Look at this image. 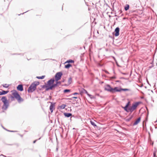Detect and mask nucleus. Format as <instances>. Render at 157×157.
Instances as JSON below:
<instances>
[{
    "label": "nucleus",
    "mask_w": 157,
    "mask_h": 157,
    "mask_svg": "<svg viewBox=\"0 0 157 157\" xmlns=\"http://www.w3.org/2000/svg\"><path fill=\"white\" fill-rule=\"evenodd\" d=\"M141 120V117H139L134 122L133 124V125H135L137 124L140 122Z\"/></svg>",
    "instance_id": "nucleus-11"
},
{
    "label": "nucleus",
    "mask_w": 157,
    "mask_h": 157,
    "mask_svg": "<svg viewBox=\"0 0 157 157\" xmlns=\"http://www.w3.org/2000/svg\"><path fill=\"white\" fill-rule=\"evenodd\" d=\"M73 98H74L76 99V98H77V97H73Z\"/></svg>",
    "instance_id": "nucleus-36"
},
{
    "label": "nucleus",
    "mask_w": 157,
    "mask_h": 157,
    "mask_svg": "<svg viewBox=\"0 0 157 157\" xmlns=\"http://www.w3.org/2000/svg\"><path fill=\"white\" fill-rule=\"evenodd\" d=\"M129 102H128L126 105L125 106L123 107V108L124 109V110L128 112H130V110H129V108H128L129 105Z\"/></svg>",
    "instance_id": "nucleus-9"
},
{
    "label": "nucleus",
    "mask_w": 157,
    "mask_h": 157,
    "mask_svg": "<svg viewBox=\"0 0 157 157\" xmlns=\"http://www.w3.org/2000/svg\"><path fill=\"white\" fill-rule=\"evenodd\" d=\"M119 30L120 29L119 27H117L115 29L114 31L115 32L114 35L116 36H118L119 35Z\"/></svg>",
    "instance_id": "nucleus-7"
},
{
    "label": "nucleus",
    "mask_w": 157,
    "mask_h": 157,
    "mask_svg": "<svg viewBox=\"0 0 157 157\" xmlns=\"http://www.w3.org/2000/svg\"><path fill=\"white\" fill-rule=\"evenodd\" d=\"M71 64L68 63V64L65 65V67L66 68H68L70 67H71Z\"/></svg>",
    "instance_id": "nucleus-21"
},
{
    "label": "nucleus",
    "mask_w": 157,
    "mask_h": 157,
    "mask_svg": "<svg viewBox=\"0 0 157 157\" xmlns=\"http://www.w3.org/2000/svg\"><path fill=\"white\" fill-rule=\"evenodd\" d=\"M46 87H47V88L46 89V90H49L50 89V86L49 87H48V86H46Z\"/></svg>",
    "instance_id": "nucleus-28"
},
{
    "label": "nucleus",
    "mask_w": 157,
    "mask_h": 157,
    "mask_svg": "<svg viewBox=\"0 0 157 157\" xmlns=\"http://www.w3.org/2000/svg\"><path fill=\"white\" fill-rule=\"evenodd\" d=\"M33 84H34L36 87L37 85L39 84V82H35L33 83Z\"/></svg>",
    "instance_id": "nucleus-25"
},
{
    "label": "nucleus",
    "mask_w": 157,
    "mask_h": 157,
    "mask_svg": "<svg viewBox=\"0 0 157 157\" xmlns=\"http://www.w3.org/2000/svg\"><path fill=\"white\" fill-rule=\"evenodd\" d=\"M62 75V73L61 72H59L57 73L55 76V80L56 81H58L61 78Z\"/></svg>",
    "instance_id": "nucleus-6"
},
{
    "label": "nucleus",
    "mask_w": 157,
    "mask_h": 157,
    "mask_svg": "<svg viewBox=\"0 0 157 157\" xmlns=\"http://www.w3.org/2000/svg\"><path fill=\"white\" fill-rule=\"evenodd\" d=\"M154 156H155V153H154Z\"/></svg>",
    "instance_id": "nucleus-37"
},
{
    "label": "nucleus",
    "mask_w": 157,
    "mask_h": 157,
    "mask_svg": "<svg viewBox=\"0 0 157 157\" xmlns=\"http://www.w3.org/2000/svg\"><path fill=\"white\" fill-rule=\"evenodd\" d=\"M90 97L91 99H92L94 98V97L92 95V96H90Z\"/></svg>",
    "instance_id": "nucleus-31"
},
{
    "label": "nucleus",
    "mask_w": 157,
    "mask_h": 157,
    "mask_svg": "<svg viewBox=\"0 0 157 157\" xmlns=\"http://www.w3.org/2000/svg\"><path fill=\"white\" fill-rule=\"evenodd\" d=\"M64 115L66 117H69L72 115V114L70 113H64Z\"/></svg>",
    "instance_id": "nucleus-15"
},
{
    "label": "nucleus",
    "mask_w": 157,
    "mask_h": 157,
    "mask_svg": "<svg viewBox=\"0 0 157 157\" xmlns=\"http://www.w3.org/2000/svg\"><path fill=\"white\" fill-rule=\"evenodd\" d=\"M55 106V104H53L52 103H51V104L50 106V109L51 111V112L52 113V112L53 109H54Z\"/></svg>",
    "instance_id": "nucleus-13"
},
{
    "label": "nucleus",
    "mask_w": 157,
    "mask_h": 157,
    "mask_svg": "<svg viewBox=\"0 0 157 157\" xmlns=\"http://www.w3.org/2000/svg\"><path fill=\"white\" fill-rule=\"evenodd\" d=\"M85 92V93H86V94H88V92H87V91H86V90H84Z\"/></svg>",
    "instance_id": "nucleus-35"
},
{
    "label": "nucleus",
    "mask_w": 157,
    "mask_h": 157,
    "mask_svg": "<svg viewBox=\"0 0 157 157\" xmlns=\"http://www.w3.org/2000/svg\"><path fill=\"white\" fill-rule=\"evenodd\" d=\"M36 88V85L32 83L29 88L28 91L29 93L32 92L35 90Z\"/></svg>",
    "instance_id": "nucleus-5"
},
{
    "label": "nucleus",
    "mask_w": 157,
    "mask_h": 157,
    "mask_svg": "<svg viewBox=\"0 0 157 157\" xmlns=\"http://www.w3.org/2000/svg\"><path fill=\"white\" fill-rule=\"evenodd\" d=\"M78 94L77 93H74L73 94V95H76V94Z\"/></svg>",
    "instance_id": "nucleus-32"
},
{
    "label": "nucleus",
    "mask_w": 157,
    "mask_h": 157,
    "mask_svg": "<svg viewBox=\"0 0 157 157\" xmlns=\"http://www.w3.org/2000/svg\"><path fill=\"white\" fill-rule=\"evenodd\" d=\"M129 89H123V88H120V89H118V88H117L116 92H120L121 91H129Z\"/></svg>",
    "instance_id": "nucleus-12"
},
{
    "label": "nucleus",
    "mask_w": 157,
    "mask_h": 157,
    "mask_svg": "<svg viewBox=\"0 0 157 157\" xmlns=\"http://www.w3.org/2000/svg\"><path fill=\"white\" fill-rule=\"evenodd\" d=\"M90 97L91 99H92L94 98V97L92 95V96H90Z\"/></svg>",
    "instance_id": "nucleus-30"
},
{
    "label": "nucleus",
    "mask_w": 157,
    "mask_h": 157,
    "mask_svg": "<svg viewBox=\"0 0 157 157\" xmlns=\"http://www.w3.org/2000/svg\"><path fill=\"white\" fill-rule=\"evenodd\" d=\"M66 106V105L63 104L59 106V108L60 109H64Z\"/></svg>",
    "instance_id": "nucleus-20"
},
{
    "label": "nucleus",
    "mask_w": 157,
    "mask_h": 157,
    "mask_svg": "<svg viewBox=\"0 0 157 157\" xmlns=\"http://www.w3.org/2000/svg\"><path fill=\"white\" fill-rule=\"evenodd\" d=\"M117 88V87H116L114 88H113L111 87L109 85H106L105 87V89L106 90L109 91L112 93H114L116 92V90Z\"/></svg>",
    "instance_id": "nucleus-3"
},
{
    "label": "nucleus",
    "mask_w": 157,
    "mask_h": 157,
    "mask_svg": "<svg viewBox=\"0 0 157 157\" xmlns=\"http://www.w3.org/2000/svg\"><path fill=\"white\" fill-rule=\"evenodd\" d=\"M90 123L91 124L93 125V126H96V125L95 124L93 121H90Z\"/></svg>",
    "instance_id": "nucleus-24"
},
{
    "label": "nucleus",
    "mask_w": 157,
    "mask_h": 157,
    "mask_svg": "<svg viewBox=\"0 0 157 157\" xmlns=\"http://www.w3.org/2000/svg\"><path fill=\"white\" fill-rule=\"evenodd\" d=\"M55 80L54 79H51L50 80H49L47 82V85L49 86L52 85V84L54 82Z\"/></svg>",
    "instance_id": "nucleus-8"
},
{
    "label": "nucleus",
    "mask_w": 157,
    "mask_h": 157,
    "mask_svg": "<svg viewBox=\"0 0 157 157\" xmlns=\"http://www.w3.org/2000/svg\"><path fill=\"white\" fill-rule=\"evenodd\" d=\"M57 86V83L52 84L50 86V90H52L53 88L56 87Z\"/></svg>",
    "instance_id": "nucleus-16"
},
{
    "label": "nucleus",
    "mask_w": 157,
    "mask_h": 157,
    "mask_svg": "<svg viewBox=\"0 0 157 157\" xmlns=\"http://www.w3.org/2000/svg\"><path fill=\"white\" fill-rule=\"evenodd\" d=\"M45 77V76L43 75L41 76L37 77L36 78L38 79H42L44 78Z\"/></svg>",
    "instance_id": "nucleus-22"
},
{
    "label": "nucleus",
    "mask_w": 157,
    "mask_h": 157,
    "mask_svg": "<svg viewBox=\"0 0 157 157\" xmlns=\"http://www.w3.org/2000/svg\"><path fill=\"white\" fill-rule=\"evenodd\" d=\"M139 104V102H136L133 104L131 106L129 107V110L130 112L132 113L133 111L136 108Z\"/></svg>",
    "instance_id": "nucleus-4"
},
{
    "label": "nucleus",
    "mask_w": 157,
    "mask_h": 157,
    "mask_svg": "<svg viewBox=\"0 0 157 157\" xmlns=\"http://www.w3.org/2000/svg\"><path fill=\"white\" fill-rule=\"evenodd\" d=\"M70 90L69 89H65L64 90L63 92L64 93H66L68 92H70Z\"/></svg>",
    "instance_id": "nucleus-26"
},
{
    "label": "nucleus",
    "mask_w": 157,
    "mask_h": 157,
    "mask_svg": "<svg viewBox=\"0 0 157 157\" xmlns=\"http://www.w3.org/2000/svg\"><path fill=\"white\" fill-rule=\"evenodd\" d=\"M10 131L11 132H14L13 131Z\"/></svg>",
    "instance_id": "nucleus-38"
},
{
    "label": "nucleus",
    "mask_w": 157,
    "mask_h": 157,
    "mask_svg": "<svg viewBox=\"0 0 157 157\" xmlns=\"http://www.w3.org/2000/svg\"><path fill=\"white\" fill-rule=\"evenodd\" d=\"M129 5L128 4H126L124 7V10L125 11H127L129 8Z\"/></svg>",
    "instance_id": "nucleus-18"
},
{
    "label": "nucleus",
    "mask_w": 157,
    "mask_h": 157,
    "mask_svg": "<svg viewBox=\"0 0 157 157\" xmlns=\"http://www.w3.org/2000/svg\"><path fill=\"white\" fill-rule=\"evenodd\" d=\"M87 94L89 96V97L90 96H92V95H91L90 94H89L88 93Z\"/></svg>",
    "instance_id": "nucleus-33"
},
{
    "label": "nucleus",
    "mask_w": 157,
    "mask_h": 157,
    "mask_svg": "<svg viewBox=\"0 0 157 157\" xmlns=\"http://www.w3.org/2000/svg\"><path fill=\"white\" fill-rule=\"evenodd\" d=\"M56 83H57V85H58V84H60L61 83V82H60V81H59V82H58V81H56Z\"/></svg>",
    "instance_id": "nucleus-29"
},
{
    "label": "nucleus",
    "mask_w": 157,
    "mask_h": 157,
    "mask_svg": "<svg viewBox=\"0 0 157 157\" xmlns=\"http://www.w3.org/2000/svg\"><path fill=\"white\" fill-rule=\"evenodd\" d=\"M12 95L17 100L18 102H20L23 101V99L21 97L19 94L16 90L14 91L12 93Z\"/></svg>",
    "instance_id": "nucleus-2"
},
{
    "label": "nucleus",
    "mask_w": 157,
    "mask_h": 157,
    "mask_svg": "<svg viewBox=\"0 0 157 157\" xmlns=\"http://www.w3.org/2000/svg\"><path fill=\"white\" fill-rule=\"evenodd\" d=\"M37 140H34V141H33V143H35L36 142V141Z\"/></svg>",
    "instance_id": "nucleus-34"
},
{
    "label": "nucleus",
    "mask_w": 157,
    "mask_h": 157,
    "mask_svg": "<svg viewBox=\"0 0 157 157\" xmlns=\"http://www.w3.org/2000/svg\"><path fill=\"white\" fill-rule=\"evenodd\" d=\"M1 100L3 103L2 109L4 110H6L9 105V103L6 97L3 96L1 99Z\"/></svg>",
    "instance_id": "nucleus-1"
},
{
    "label": "nucleus",
    "mask_w": 157,
    "mask_h": 157,
    "mask_svg": "<svg viewBox=\"0 0 157 157\" xmlns=\"http://www.w3.org/2000/svg\"><path fill=\"white\" fill-rule=\"evenodd\" d=\"M17 89L20 91H22L23 90V86L22 85H19L17 87Z\"/></svg>",
    "instance_id": "nucleus-10"
},
{
    "label": "nucleus",
    "mask_w": 157,
    "mask_h": 157,
    "mask_svg": "<svg viewBox=\"0 0 157 157\" xmlns=\"http://www.w3.org/2000/svg\"><path fill=\"white\" fill-rule=\"evenodd\" d=\"M67 62L68 63H73L74 62V61L70 59L68 60V61H67Z\"/></svg>",
    "instance_id": "nucleus-27"
},
{
    "label": "nucleus",
    "mask_w": 157,
    "mask_h": 157,
    "mask_svg": "<svg viewBox=\"0 0 157 157\" xmlns=\"http://www.w3.org/2000/svg\"><path fill=\"white\" fill-rule=\"evenodd\" d=\"M3 87L5 88H7L9 86V85L7 84H5L2 85Z\"/></svg>",
    "instance_id": "nucleus-23"
},
{
    "label": "nucleus",
    "mask_w": 157,
    "mask_h": 157,
    "mask_svg": "<svg viewBox=\"0 0 157 157\" xmlns=\"http://www.w3.org/2000/svg\"><path fill=\"white\" fill-rule=\"evenodd\" d=\"M9 91L8 90L4 91L2 90V91H0V95H4L8 93Z\"/></svg>",
    "instance_id": "nucleus-14"
},
{
    "label": "nucleus",
    "mask_w": 157,
    "mask_h": 157,
    "mask_svg": "<svg viewBox=\"0 0 157 157\" xmlns=\"http://www.w3.org/2000/svg\"><path fill=\"white\" fill-rule=\"evenodd\" d=\"M133 117V116L132 115L131 116V117H127L126 118V121L127 122L129 121Z\"/></svg>",
    "instance_id": "nucleus-17"
},
{
    "label": "nucleus",
    "mask_w": 157,
    "mask_h": 157,
    "mask_svg": "<svg viewBox=\"0 0 157 157\" xmlns=\"http://www.w3.org/2000/svg\"><path fill=\"white\" fill-rule=\"evenodd\" d=\"M72 78L71 77L69 78L68 80V85L71 84L72 82Z\"/></svg>",
    "instance_id": "nucleus-19"
}]
</instances>
